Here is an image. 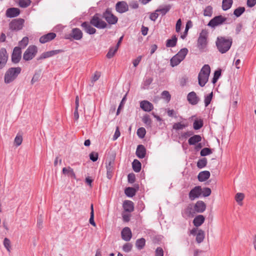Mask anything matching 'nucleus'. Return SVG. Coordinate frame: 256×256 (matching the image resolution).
I'll use <instances>...</instances> for the list:
<instances>
[{"instance_id":"1","label":"nucleus","mask_w":256,"mask_h":256,"mask_svg":"<svg viewBox=\"0 0 256 256\" xmlns=\"http://www.w3.org/2000/svg\"><path fill=\"white\" fill-rule=\"evenodd\" d=\"M232 43V39L231 38H226L225 37L218 36L216 38V45L221 54H225L230 49Z\"/></svg>"},{"instance_id":"2","label":"nucleus","mask_w":256,"mask_h":256,"mask_svg":"<svg viewBox=\"0 0 256 256\" xmlns=\"http://www.w3.org/2000/svg\"><path fill=\"white\" fill-rule=\"evenodd\" d=\"M22 68L20 67L10 68L5 73L4 80L6 84H10L15 80L20 73Z\"/></svg>"},{"instance_id":"3","label":"nucleus","mask_w":256,"mask_h":256,"mask_svg":"<svg viewBox=\"0 0 256 256\" xmlns=\"http://www.w3.org/2000/svg\"><path fill=\"white\" fill-rule=\"evenodd\" d=\"M208 34L206 30H202L198 39L197 46L200 52H206L208 44Z\"/></svg>"},{"instance_id":"4","label":"nucleus","mask_w":256,"mask_h":256,"mask_svg":"<svg viewBox=\"0 0 256 256\" xmlns=\"http://www.w3.org/2000/svg\"><path fill=\"white\" fill-rule=\"evenodd\" d=\"M90 24L99 29H104L108 26V24L100 18V14L98 13L92 16L90 20Z\"/></svg>"},{"instance_id":"5","label":"nucleus","mask_w":256,"mask_h":256,"mask_svg":"<svg viewBox=\"0 0 256 256\" xmlns=\"http://www.w3.org/2000/svg\"><path fill=\"white\" fill-rule=\"evenodd\" d=\"M102 18L110 25L114 24L118 21V18L112 13V10L109 8H106L102 13Z\"/></svg>"},{"instance_id":"6","label":"nucleus","mask_w":256,"mask_h":256,"mask_svg":"<svg viewBox=\"0 0 256 256\" xmlns=\"http://www.w3.org/2000/svg\"><path fill=\"white\" fill-rule=\"evenodd\" d=\"M38 52V48L36 46H30L23 54V59L26 61L32 60Z\"/></svg>"},{"instance_id":"7","label":"nucleus","mask_w":256,"mask_h":256,"mask_svg":"<svg viewBox=\"0 0 256 256\" xmlns=\"http://www.w3.org/2000/svg\"><path fill=\"white\" fill-rule=\"evenodd\" d=\"M82 31L80 28H76L72 30L70 33L66 35L64 38L70 40H79L82 38Z\"/></svg>"},{"instance_id":"8","label":"nucleus","mask_w":256,"mask_h":256,"mask_svg":"<svg viewBox=\"0 0 256 256\" xmlns=\"http://www.w3.org/2000/svg\"><path fill=\"white\" fill-rule=\"evenodd\" d=\"M226 20L227 18L222 15L217 16L210 20L208 26L212 28H215L224 24H228L226 22Z\"/></svg>"},{"instance_id":"9","label":"nucleus","mask_w":256,"mask_h":256,"mask_svg":"<svg viewBox=\"0 0 256 256\" xmlns=\"http://www.w3.org/2000/svg\"><path fill=\"white\" fill-rule=\"evenodd\" d=\"M24 22V20L20 18L12 20L9 24L10 28L12 30H20L22 28Z\"/></svg>"},{"instance_id":"10","label":"nucleus","mask_w":256,"mask_h":256,"mask_svg":"<svg viewBox=\"0 0 256 256\" xmlns=\"http://www.w3.org/2000/svg\"><path fill=\"white\" fill-rule=\"evenodd\" d=\"M22 54L21 48L20 46L14 47L12 54V62L14 64H18L21 60Z\"/></svg>"},{"instance_id":"11","label":"nucleus","mask_w":256,"mask_h":256,"mask_svg":"<svg viewBox=\"0 0 256 256\" xmlns=\"http://www.w3.org/2000/svg\"><path fill=\"white\" fill-rule=\"evenodd\" d=\"M8 58V54L4 48L0 49V70L3 68L6 64Z\"/></svg>"},{"instance_id":"12","label":"nucleus","mask_w":256,"mask_h":256,"mask_svg":"<svg viewBox=\"0 0 256 256\" xmlns=\"http://www.w3.org/2000/svg\"><path fill=\"white\" fill-rule=\"evenodd\" d=\"M202 194V188L200 186H196L190 190L189 192V198L193 200L196 198H198Z\"/></svg>"},{"instance_id":"13","label":"nucleus","mask_w":256,"mask_h":256,"mask_svg":"<svg viewBox=\"0 0 256 256\" xmlns=\"http://www.w3.org/2000/svg\"><path fill=\"white\" fill-rule=\"evenodd\" d=\"M114 158V157L110 158L108 160V164L106 162V177L109 180L111 179L113 176Z\"/></svg>"},{"instance_id":"14","label":"nucleus","mask_w":256,"mask_h":256,"mask_svg":"<svg viewBox=\"0 0 256 256\" xmlns=\"http://www.w3.org/2000/svg\"><path fill=\"white\" fill-rule=\"evenodd\" d=\"M64 50H56L50 51L46 52H43L38 58H37V60H41L42 59L46 58L54 55L58 54L60 53L64 52Z\"/></svg>"},{"instance_id":"15","label":"nucleus","mask_w":256,"mask_h":256,"mask_svg":"<svg viewBox=\"0 0 256 256\" xmlns=\"http://www.w3.org/2000/svg\"><path fill=\"white\" fill-rule=\"evenodd\" d=\"M116 10L120 14L126 12L128 10V5L124 1L118 2L116 4Z\"/></svg>"},{"instance_id":"16","label":"nucleus","mask_w":256,"mask_h":256,"mask_svg":"<svg viewBox=\"0 0 256 256\" xmlns=\"http://www.w3.org/2000/svg\"><path fill=\"white\" fill-rule=\"evenodd\" d=\"M91 24H90V22H84L82 23L81 26L83 30L89 34H94L96 30L95 28L92 27L91 26Z\"/></svg>"},{"instance_id":"17","label":"nucleus","mask_w":256,"mask_h":256,"mask_svg":"<svg viewBox=\"0 0 256 256\" xmlns=\"http://www.w3.org/2000/svg\"><path fill=\"white\" fill-rule=\"evenodd\" d=\"M121 236L123 240L128 242L130 241L132 237V231L130 228L125 227L121 232Z\"/></svg>"},{"instance_id":"18","label":"nucleus","mask_w":256,"mask_h":256,"mask_svg":"<svg viewBox=\"0 0 256 256\" xmlns=\"http://www.w3.org/2000/svg\"><path fill=\"white\" fill-rule=\"evenodd\" d=\"M187 100L190 104L196 105L198 102L200 98L194 92H191L188 94Z\"/></svg>"},{"instance_id":"19","label":"nucleus","mask_w":256,"mask_h":256,"mask_svg":"<svg viewBox=\"0 0 256 256\" xmlns=\"http://www.w3.org/2000/svg\"><path fill=\"white\" fill-rule=\"evenodd\" d=\"M20 14V10L18 8H10L7 9L6 15L8 18H14L18 16Z\"/></svg>"},{"instance_id":"20","label":"nucleus","mask_w":256,"mask_h":256,"mask_svg":"<svg viewBox=\"0 0 256 256\" xmlns=\"http://www.w3.org/2000/svg\"><path fill=\"white\" fill-rule=\"evenodd\" d=\"M56 37V34L54 32H49L42 36L40 38V42L42 44H44L54 40Z\"/></svg>"},{"instance_id":"21","label":"nucleus","mask_w":256,"mask_h":256,"mask_svg":"<svg viewBox=\"0 0 256 256\" xmlns=\"http://www.w3.org/2000/svg\"><path fill=\"white\" fill-rule=\"evenodd\" d=\"M140 108L144 112H149L153 110L154 106L150 102L144 100L140 102Z\"/></svg>"},{"instance_id":"22","label":"nucleus","mask_w":256,"mask_h":256,"mask_svg":"<svg viewBox=\"0 0 256 256\" xmlns=\"http://www.w3.org/2000/svg\"><path fill=\"white\" fill-rule=\"evenodd\" d=\"M146 150L144 146L142 144H139L137 146L136 154L139 158H143L146 156Z\"/></svg>"},{"instance_id":"23","label":"nucleus","mask_w":256,"mask_h":256,"mask_svg":"<svg viewBox=\"0 0 256 256\" xmlns=\"http://www.w3.org/2000/svg\"><path fill=\"white\" fill-rule=\"evenodd\" d=\"M122 206L125 212H132L134 210V204L131 200H124Z\"/></svg>"},{"instance_id":"24","label":"nucleus","mask_w":256,"mask_h":256,"mask_svg":"<svg viewBox=\"0 0 256 256\" xmlns=\"http://www.w3.org/2000/svg\"><path fill=\"white\" fill-rule=\"evenodd\" d=\"M194 208L197 212L202 213L206 210V204L203 201L198 200L194 204Z\"/></svg>"},{"instance_id":"25","label":"nucleus","mask_w":256,"mask_h":256,"mask_svg":"<svg viewBox=\"0 0 256 256\" xmlns=\"http://www.w3.org/2000/svg\"><path fill=\"white\" fill-rule=\"evenodd\" d=\"M62 172L64 175H67L72 179H76V176L74 170L70 166L65 167L62 168Z\"/></svg>"},{"instance_id":"26","label":"nucleus","mask_w":256,"mask_h":256,"mask_svg":"<svg viewBox=\"0 0 256 256\" xmlns=\"http://www.w3.org/2000/svg\"><path fill=\"white\" fill-rule=\"evenodd\" d=\"M210 176V172L208 170L200 172L198 176V179L200 182H203L208 180Z\"/></svg>"},{"instance_id":"27","label":"nucleus","mask_w":256,"mask_h":256,"mask_svg":"<svg viewBox=\"0 0 256 256\" xmlns=\"http://www.w3.org/2000/svg\"><path fill=\"white\" fill-rule=\"evenodd\" d=\"M202 140V136L200 135L195 134L190 137L188 140V143L190 146L196 145Z\"/></svg>"},{"instance_id":"28","label":"nucleus","mask_w":256,"mask_h":256,"mask_svg":"<svg viewBox=\"0 0 256 256\" xmlns=\"http://www.w3.org/2000/svg\"><path fill=\"white\" fill-rule=\"evenodd\" d=\"M204 220L205 218L203 215H198L194 218L193 224L195 226L198 227L204 222Z\"/></svg>"},{"instance_id":"29","label":"nucleus","mask_w":256,"mask_h":256,"mask_svg":"<svg viewBox=\"0 0 256 256\" xmlns=\"http://www.w3.org/2000/svg\"><path fill=\"white\" fill-rule=\"evenodd\" d=\"M177 40L176 35H173L172 38L167 40L166 46L167 48H173L176 45Z\"/></svg>"},{"instance_id":"30","label":"nucleus","mask_w":256,"mask_h":256,"mask_svg":"<svg viewBox=\"0 0 256 256\" xmlns=\"http://www.w3.org/2000/svg\"><path fill=\"white\" fill-rule=\"evenodd\" d=\"M209 76L198 74V84L203 87L205 86L208 82Z\"/></svg>"},{"instance_id":"31","label":"nucleus","mask_w":256,"mask_h":256,"mask_svg":"<svg viewBox=\"0 0 256 256\" xmlns=\"http://www.w3.org/2000/svg\"><path fill=\"white\" fill-rule=\"evenodd\" d=\"M132 167L135 172H138L141 170L142 164L138 160L135 159L132 163Z\"/></svg>"},{"instance_id":"32","label":"nucleus","mask_w":256,"mask_h":256,"mask_svg":"<svg viewBox=\"0 0 256 256\" xmlns=\"http://www.w3.org/2000/svg\"><path fill=\"white\" fill-rule=\"evenodd\" d=\"M188 52V50L187 48H183L181 49L176 56L178 57L182 61L183 60Z\"/></svg>"},{"instance_id":"33","label":"nucleus","mask_w":256,"mask_h":256,"mask_svg":"<svg viewBox=\"0 0 256 256\" xmlns=\"http://www.w3.org/2000/svg\"><path fill=\"white\" fill-rule=\"evenodd\" d=\"M233 4L232 0H222V8L224 10L226 11L229 10L232 6Z\"/></svg>"},{"instance_id":"34","label":"nucleus","mask_w":256,"mask_h":256,"mask_svg":"<svg viewBox=\"0 0 256 256\" xmlns=\"http://www.w3.org/2000/svg\"><path fill=\"white\" fill-rule=\"evenodd\" d=\"M146 244V240L144 238H142L138 239L136 242V246L138 250H141L144 247Z\"/></svg>"},{"instance_id":"35","label":"nucleus","mask_w":256,"mask_h":256,"mask_svg":"<svg viewBox=\"0 0 256 256\" xmlns=\"http://www.w3.org/2000/svg\"><path fill=\"white\" fill-rule=\"evenodd\" d=\"M204 125V122L202 119H196L193 123V128L195 130L200 129Z\"/></svg>"},{"instance_id":"36","label":"nucleus","mask_w":256,"mask_h":256,"mask_svg":"<svg viewBox=\"0 0 256 256\" xmlns=\"http://www.w3.org/2000/svg\"><path fill=\"white\" fill-rule=\"evenodd\" d=\"M204 232L202 230H198V234L196 236V242L198 244L201 243L202 242H203L204 239Z\"/></svg>"},{"instance_id":"37","label":"nucleus","mask_w":256,"mask_h":256,"mask_svg":"<svg viewBox=\"0 0 256 256\" xmlns=\"http://www.w3.org/2000/svg\"><path fill=\"white\" fill-rule=\"evenodd\" d=\"M210 68L208 64H204L202 68L200 73L202 75L210 76Z\"/></svg>"},{"instance_id":"38","label":"nucleus","mask_w":256,"mask_h":256,"mask_svg":"<svg viewBox=\"0 0 256 256\" xmlns=\"http://www.w3.org/2000/svg\"><path fill=\"white\" fill-rule=\"evenodd\" d=\"M126 195L130 198H132L136 195V190L132 187H127L124 190Z\"/></svg>"},{"instance_id":"39","label":"nucleus","mask_w":256,"mask_h":256,"mask_svg":"<svg viewBox=\"0 0 256 256\" xmlns=\"http://www.w3.org/2000/svg\"><path fill=\"white\" fill-rule=\"evenodd\" d=\"M171 8V6L170 4H168L165 6L163 8H160L156 10V12H160L162 16L165 15L168 12H169L170 9Z\"/></svg>"},{"instance_id":"40","label":"nucleus","mask_w":256,"mask_h":256,"mask_svg":"<svg viewBox=\"0 0 256 256\" xmlns=\"http://www.w3.org/2000/svg\"><path fill=\"white\" fill-rule=\"evenodd\" d=\"M207 164V159L206 158H203L198 160L197 162V167L199 168H204Z\"/></svg>"},{"instance_id":"41","label":"nucleus","mask_w":256,"mask_h":256,"mask_svg":"<svg viewBox=\"0 0 256 256\" xmlns=\"http://www.w3.org/2000/svg\"><path fill=\"white\" fill-rule=\"evenodd\" d=\"M142 121L146 126L150 128L152 126V121L149 115L147 114L144 115L142 118Z\"/></svg>"},{"instance_id":"42","label":"nucleus","mask_w":256,"mask_h":256,"mask_svg":"<svg viewBox=\"0 0 256 256\" xmlns=\"http://www.w3.org/2000/svg\"><path fill=\"white\" fill-rule=\"evenodd\" d=\"M245 8L240 6L236 8L234 11V14L237 18L240 17L244 12Z\"/></svg>"},{"instance_id":"43","label":"nucleus","mask_w":256,"mask_h":256,"mask_svg":"<svg viewBox=\"0 0 256 256\" xmlns=\"http://www.w3.org/2000/svg\"><path fill=\"white\" fill-rule=\"evenodd\" d=\"M192 26V22L190 20H188L186 24L184 32L181 35L180 38L182 39H184L187 36L188 30Z\"/></svg>"},{"instance_id":"44","label":"nucleus","mask_w":256,"mask_h":256,"mask_svg":"<svg viewBox=\"0 0 256 256\" xmlns=\"http://www.w3.org/2000/svg\"><path fill=\"white\" fill-rule=\"evenodd\" d=\"M28 44V38L27 36H24L22 39L18 42V46L22 48H25Z\"/></svg>"},{"instance_id":"45","label":"nucleus","mask_w":256,"mask_h":256,"mask_svg":"<svg viewBox=\"0 0 256 256\" xmlns=\"http://www.w3.org/2000/svg\"><path fill=\"white\" fill-rule=\"evenodd\" d=\"M90 223L93 226H96V222L94 220V206L93 204H92L90 205V218L89 220Z\"/></svg>"},{"instance_id":"46","label":"nucleus","mask_w":256,"mask_h":256,"mask_svg":"<svg viewBox=\"0 0 256 256\" xmlns=\"http://www.w3.org/2000/svg\"><path fill=\"white\" fill-rule=\"evenodd\" d=\"M181 62L182 60H180L175 55L170 59V63L171 66L174 67L178 66Z\"/></svg>"},{"instance_id":"47","label":"nucleus","mask_w":256,"mask_h":256,"mask_svg":"<svg viewBox=\"0 0 256 256\" xmlns=\"http://www.w3.org/2000/svg\"><path fill=\"white\" fill-rule=\"evenodd\" d=\"M40 76L41 72L40 70L36 72L31 80V84H34L36 82H38L40 78Z\"/></svg>"},{"instance_id":"48","label":"nucleus","mask_w":256,"mask_h":256,"mask_svg":"<svg viewBox=\"0 0 256 256\" xmlns=\"http://www.w3.org/2000/svg\"><path fill=\"white\" fill-rule=\"evenodd\" d=\"M188 126L187 124H182L181 122L174 123L172 126V128L176 130H180Z\"/></svg>"},{"instance_id":"49","label":"nucleus","mask_w":256,"mask_h":256,"mask_svg":"<svg viewBox=\"0 0 256 256\" xmlns=\"http://www.w3.org/2000/svg\"><path fill=\"white\" fill-rule=\"evenodd\" d=\"M212 14V7L210 6H207L204 10V15L206 16H211Z\"/></svg>"},{"instance_id":"50","label":"nucleus","mask_w":256,"mask_h":256,"mask_svg":"<svg viewBox=\"0 0 256 256\" xmlns=\"http://www.w3.org/2000/svg\"><path fill=\"white\" fill-rule=\"evenodd\" d=\"M31 3L30 0H19L18 4L20 7L26 8Z\"/></svg>"},{"instance_id":"51","label":"nucleus","mask_w":256,"mask_h":256,"mask_svg":"<svg viewBox=\"0 0 256 256\" xmlns=\"http://www.w3.org/2000/svg\"><path fill=\"white\" fill-rule=\"evenodd\" d=\"M212 153V150L210 148H204L201 150L200 154L202 156H204L209 155Z\"/></svg>"},{"instance_id":"52","label":"nucleus","mask_w":256,"mask_h":256,"mask_svg":"<svg viewBox=\"0 0 256 256\" xmlns=\"http://www.w3.org/2000/svg\"><path fill=\"white\" fill-rule=\"evenodd\" d=\"M136 133L140 138H142L145 136L146 130L144 128L142 127L138 129Z\"/></svg>"},{"instance_id":"53","label":"nucleus","mask_w":256,"mask_h":256,"mask_svg":"<svg viewBox=\"0 0 256 256\" xmlns=\"http://www.w3.org/2000/svg\"><path fill=\"white\" fill-rule=\"evenodd\" d=\"M117 50H118L114 48H110L106 55V58H112Z\"/></svg>"},{"instance_id":"54","label":"nucleus","mask_w":256,"mask_h":256,"mask_svg":"<svg viewBox=\"0 0 256 256\" xmlns=\"http://www.w3.org/2000/svg\"><path fill=\"white\" fill-rule=\"evenodd\" d=\"M213 94L212 92L209 94L207 95L204 98V104L205 106H208L210 103L212 98Z\"/></svg>"},{"instance_id":"55","label":"nucleus","mask_w":256,"mask_h":256,"mask_svg":"<svg viewBox=\"0 0 256 256\" xmlns=\"http://www.w3.org/2000/svg\"><path fill=\"white\" fill-rule=\"evenodd\" d=\"M132 248V244L131 243H126L122 246V250L126 252H130Z\"/></svg>"},{"instance_id":"56","label":"nucleus","mask_w":256,"mask_h":256,"mask_svg":"<svg viewBox=\"0 0 256 256\" xmlns=\"http://www.w3.org/2000/svg\"><path fill=\"white\" fill-rule=\"evenodd\" d=\"M162 98L164 99L168 102H170L171 98V96L169 92L167 90H164L162 93Z\"/></svg>"},{"instance_id":"57","label":"nucleus","mask_w":256,"mask_h":256,"mask_svg":"<svg viewBox=\"0 0 256 256\" xmlns=\"http://www.w3.org/2000/svg\"><path fill=\"white\" fill-rule=\"evenodd\" d=\"M4 246L8 252H10V241L8 238H4Z\"/></svg>"},{"instance_id":"58","label":"nucleus","mask_w":256,"mask_h":256,"mask_svg":"<svg viewBox=\"0 0 256 256\" xmlns=\"http://www.w3.org/2000/svg\"><path fill=\"white\" fill-rule=\"evenodd\" d=\"M98 152H92L90 154V159L93 162H95L98 160Z\"/></svg>"},{"instance_id":"59","label":"nucleus","mask_w":256,"mask_h":256,"mask_svg":"<svg viewBox=\"0 0 256 256\" xmlns=\"http://www.w3.org/2000/svg\"><path fill=\"white\" fill-rule=\"evenodd\" d=\"M212 191L210 188H204L202 189V196L204 197H207L209 196L211 194Z\"/></svg>"},{"instance_id":"60","label":"nucleus","mask_w":256,"mask_h":256,"mask_svg":"<svg viewBox=\"0 0 256 256\" xmlns=\"http://www.w3.org/2000/svg\"><path fill=\"white\" fill-rule=\"evenodd\" d=\"M244 194L242 193H237L235 196V199L236 202H238V204H240V202H241L243 199L244 198Z\"/></svg>"},{"instance_id":"61","label":"nucleus","mask_w":256,"mask_h":256,"mask_svg":"<svg viewBox=\"0 0 256 256\" xmlns=\"http://www.w3.org/2000/svg\"><path fill=\"white\" fill-rule=\"evenodd\" d=\"M22 142V138L21 136L17 135L14 138V144L16 146H19Z\"/></svg>"},{"instance_id":"62","label":"nucleus","mask_w":256,"mask_h":256,"mask_svg":"<svg viewBox=\"0 0 256 256\" xmlns=\"http://www.w3.org/2000/svg\"><path fill=\"white\" fill-rule=\"evenodd\" d=\"M128 182L132 184L135 182L136 176L134 173L129 174L128 176Z\"/></svg>"},{"instance_id":"63","label":"nucleus","mask_w":256,"mask_h":256,"mask_svg":"<svg viewBox=\"0 0 256 256\" xmlns=\"http://www.w3.org/2000/svg\"><path fill=\"white\" fill-rule=\"evenodd\" d=\"M100 76V72H96L92 76V82H94L96 80H98Z\"/></svg>"},{"instance_id":"64","label":"nucleus","mask_w":256,"mask_h":256,"mask_svg":"<svg viewBox=\"0 0 256 256\" xmlns=\"http://www.w3.org/2000/svg\"><path fill=\"white\" fill-rule=\"evenodd\" d=\"M194 135V132L192 131H188L186 132H184L182 134L181 136L182 138L185 139L187 138L188 137H191Z\"/></svg>"}]
</instances>
